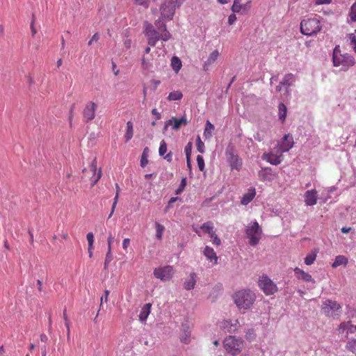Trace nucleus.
I'll list each match as a JSON object with an SVG mask.
<instances>
[{"mask_svg":"<svg viewBox=\"0 0 356 356\" xmlns=\"http://www.w3.org/2000/svg\"><path fill=\"white\" fill-rule=\"evenodd\" d=\"M155 25L159 31L154 29L152 31L146 35L147 37L148 44L154 47L156 43L159 40L167 41L171 38V34L167 31L166 25L161 21V19L156 20Z\"/></svg>","mask_w":356,"mask_h":356,"instance_id":"f257e3e1","label":"nucleus"},{"mask_svg":"<svg viewBox=\"0 0 356 356\" xmlns=\"http://www.w3.org/2000/svg\"><path fill=\"white\" fill-rule=\"evenodd\" d=\"M234 299L235 304L240 309L247 310L254 304L256 296L249 289H243L235 293Z\"/></svg>","mask_w":356,"mask_h":356,"instance_id":"f03ea898","label":"nucleus"},{"mask_svg":"<svg viewBox=\"0 0 356 356\" xmlns=\"http://www.w3.org/2000/svg\"><path fill=\"white\" fill-rule=\"evenodd\" d=\"M332 60L334 66L339 67L343 71L355 65V58L348 54H342L338 47L334 49Z\"/></svg>","mask_w":356,"mask_h":356,"instance_id":"7ed1b4c3","label":"nucleus"},{"mask_svg":"<svg viewBox=\"0 0 356 356\" xmlns=\"http://www.w3.org/2000/svg\"><path fill=\"white\" fill-rule=\"evenodd\" d=\"M223 346L229 354L236 356L241 353L244 348V341L235 336H228L223 341Z\"/></svg>","mask_w":356,"mask_h":356,"instance_id":"20e7f679","label":"nucleus"},{"mask_svg":"<svg viewBox=\"0 0 356 356\" xmlns=\"http://www.w3.org/2000/svg\"><path fill=\"white\" fill-rule=\"evenodd\" d=\"M321 21L317 18H308L300 22V32L305 35H316L321 30Z\"/></svg>","mask_w":356,"mask_h":356,"instance_id":"39448f33","label":"nucleus"},{"mask_svg":"<svg viewBox=\"0 0 356 356\" xmlns=\"http://www.w3.org/2000/svg\"><path fill=\"white\" fill-rule=\"evenodd\" d=\"M245 234L250 239L249 243L252 246L257 245L262 235V229L257 221L250 223L245 229Z\"/></svg>","mask_w":356,"mask_h":356,"instance_id":"423d86ee","label":"nucleus"},{"mask_svg":"<svg viewBox=\"0 0 356 356\" xmlns=\"http://www.w3.org/2000/svg\"><path fill=\"white\" fill-rule=\"evenodd\" d=\"M323 313L330 317L339 316L341 314V306L334 300H326L321 306Z\"/></svg>","mask_w":356,"mask_h":356,"instance_id":"0eeeda50","label":"nucleus"},{"mask_svg":"<svg viewBox=\"0 0 356 356\" xmlns=\"http://www.w3.org/2000/svg\"><path fill=\"white\" fill-rule=\"evenodd\" d=\"M258 286L266 296L273 295L277 291V285L266 275L259 277Z\"/></svg>","mask_w":356,"mask_h":356,"instance_id":"6e6552de","label":"nucleus"},{"mask_svg":"<svg viewBox=\"0 0 356 356\" xmlns=\"http://www.w3.org/2000/svg\"><path fill=\"white\" fill-rule=\"evenodd\" d=\"M84 177H89L90 175L92 176L90 177V180L91 182V185L93 186L102 177V171L99 170L97 172V161L95 159L91 164L89 165L88 168L83 169V170Z\"/></svg>","mask_w":356,"mask_h":356,"instance_id":"1a4fd4ad","label":"nucleus"},{"mask_svg":"<svg viewBox=\"0 0 356 356\" xmlns=\"http://www.w3.org/2000/svg\"><path fill=\"white\" fill-rule=\"evenodd\" d=\"M174 274V269L170 266L156 268L154 270V275L161 281L170 280Z\"/></svg>","mask_w":356,"mask_h":356,"instance_id":"9d476101","label":"nucleus"},{"mask_svg":"<svg viewBox=\"0 0 356 356\" xmlns=\"http://www.w3.org/2000/svg\"><path fill=\"white\" fill-rule=\"evenodd\" d=\"M162 19L171 20L175 12V5L172 1H165L160 8Z\"/></svg>","mask_w":356,"mask_h":356,"instance_id":"9b49d317","label":"nucleus"},{"mask_svg":"<svg viewBox=\"0 0 356 356\" xmlns=\"http://www.w3.org/2000/svg\"><path fill=\"white\" fill-rule=\"evenodd\" d=\"M293 145L294 142L292 136L286 134L283 137L281 143L275 147V149H277V153L283 154L291 149L293 147Z\"/></svg>","mask_w":356,"mask_h":356,"instance_id":"f8f14e48","label":"nucleus"},{"mask_svg":"<svg viewBox=\"0 0 356 356\" xmlns=\"http://www.w3.org/2000/svg\"><path fill=\"white\" fill-rule=\"evenodd\" d=\"M97 104L94 102H88L83 110V117L86 122L92 121L95 118Z\"/></svg>","mask_w":356,"mask_h":356,"instance_id":"ddd939ff","label":"nucleus"},{"mask_svg":"<svg viewBox=\"0 0 356 356\" xmlns=\"http://www.w3.org/2000/svg\"><path fill=\"white\" fill-rule=\"evenodd\" d=\"M227 156L232 169L238 170L242 165V160L235 154L232 148L227 150Z\"/></svg>","mask_w":356,"mask_h":356,"instance_id":"4468645a","label":"nucleus"},{"mask_svg":"<svg viewBox=\"0 0 356 356\" xmlns=\"http://www.w3.org/2000/svg\"><path fill=\"white\" fill-rule=\"evenodd\" d=\"M339 334H344L345 337L348 338L349 334H353L356 332V325L351 323V321L342 322L337 328Z\"/></svg>","mask_w":356,"mask_h":356,"instance_id":"2eb2a0df","label":"nucleus"},{"mask_svg":"<svg viewBox=\"0 0 356 356\" xmlns=\"http://www.w3.org/2000/svg\"><path fill=\"white\" fill-rule=\"evenodd\" d=\"M282 154L277 153V149L267 154H264L263 159L273 165H278L282 162Z\"/></svg>","mask_w":356,"mask_h":356,"instance_id":"dca6fc26","label":"nucleus"},{"mask_svg":"<svg viewBox=\"0 0 356 356\" xmlns=\"http://www.w3.org/2000/svg\"><path fill=\"white\" fill-rule=\"evenodd\" d=\"M220 327L224 331L232 333L237 330L238 321L237 320H234V321L230 320H224L220 323Z\"/></svg>","mask_w":356,"mask_h":356,"instance_id":"f3484780","label":"nucleus"},{"mask_svg":"<svg viewBox=\"0 0 356 356\" xmlns=\"http://www.w3.org/2000/svg\"><path fill=\"white\" fill-rule=\"evenodd\" d=\"M318 193L315 189L307 191L305 193V202L307 206H314L317 203Z\"/></svg>","mask_w":356,"mask_h":356,"instance_id":"a211bd4d","label":"nucleus"},{"mask_svg":"<svg viewBox=\"0 0 356 356\" xmlns=\"http://www.w3.org/2000/svg\"><path fill=\"white\" fill-rule=\"evenodd\" d=\"M168 124H172V129L178 130L181 126L186 125L188 120L186 116H182L180 118L172 117L168 120Z\"/></svg>","mask_w":356,"mask_h":356,"instance_id":"6ab92c4d","label":"nucleus"},{"mask_svg":"<svg viewBox=\"0 0 356 356\" xmlns=\"http://www.w3.org/2000/svg\"><path fill=\"white\" fill-rule=\"evenodd\" d=\"M203 253H204V255L206 257V258L209 261H211L213 265H216L218 264V258L216 255V252L214 251V250L212 248L207 245L204 248Z\"/></svg>","mask_w":356,"mask_h":356,"instance_id":"aec40b11","label":"nucleus"},{"mask_svg":"<svg viewBox=\"0 0 356 356\" xmlns=\"http://www.w3.org/2000/svg\"><path fill=\"white\" fill-rule=\"evenodd\" d=\"M220 54L218 50L213 51L209 56L207 60L203 64V69L205 71L209 70V67L216 61Z\"/></svg>","mask_w":356,"mask_h":356,"instance_id":"412c9836","label":"nucleus"},{"mask_svg":"<svg viewBox=\"0 0 356 356\" xmlns=\"http://www.w3.org/2000/svg\"><path fill=\"white\" fill-rule=\"evenodd\" d=\"M295 81H296L295 76L293 74L289 73V74H286L284 76V78L282 79V80L280 81V85H282L283 86L286 87V92L288 95H289V88L293 85Z\"/></svg>","mask_w":356,"mask_h":356,"instance_id":"4be33fe9","label":"nucleus"},{"mask_svg":"<svg viewBox=\"0 0 356 356\" xmlns=\"http://www.w3.org/2000/svg\"><path fill=\"white\" fill-rule=\"evenodd\" d=\"M256 192L254 188H250L248 189V192L243 195L241 200V203L243 205L248 204L255 197Z\"/></svg>","mask_w":356,"mask_h":356,"instance_id":"5701e85b","label":"nucleus"},{"mask_svg":"<svg viewBox=\"0 0 356 356\" xmlns=\"http://www.w3.org/2000/svg\"><path fill=\"white\" fill-rule=\"evenodd\" d=\"M294 273L298 280H302L305 282L314 281L311 275L305 272L303 270H302L298 267L295 268Z\"/></svg>","mask_w":356,"mask_h":356,"instance_id":"b1692460","label":"nucleus"},{"mask_svg":"<svg viewBox=\"0 0 356 356\" xmlns=\"http://www.w3.org/2000/svg\"><path fill=\"white\" fill-rule=\"evenodd\" d=\"M348 259L344 255H338L335 257L334 261L332 264L333 268H337L339 266H346Z\"/></svg>","mask_w":356,"mask_h":356,"instance_id":"393cba45","label":"nucleus"},{"mask_svg":"<svg viewBox=\"0 0 356 356\" xmlns=\"http://www.w3.org/2000/svg\"><path fill=\"white\" fill-rule=\"evenodd\" d=\"M151 307H152L151 303H147L142 307V309L139 314V319L141 321H145L147 318V317L151 312Z\"/></svg>","mask_w":356,"mask_h":356,"instance_id":"a878e982","label":"nucleus"},{"mask_svg":"<svg viewBox=\"0 0 356 356\" xmlns=\"http://www.w3.org/2000/svg\"><path fill=\"white\" fill-rule=\"evenodd\" d=\"M195 273H192L190 274V277L188 280L184 282V286L186 290L193 289L195 285Z\"/></svg>","mask_w":356,"mask_h":356,"instance_id":"bb28decb","label":"nucleus"},{"mask_svg":"<svg viewBox=\"0 0 356 356\" xmlns=\"http://www.w3.org/2000/svg\"><path fill=\"white\" fill-rule=\"evenodd\" d=\"M214 126L209 120L207 121L204 131V136L206 139H209L212 136L214 131Z\"/></svg>","mask_w":356,"mask_h":356,"instance_id":"cd10ccee","label":"nucleus"},{"mask_svg":"<svg viewBox=\"0 0 356 356\" xmlns=\"http://www.w3.org/2000/svg\"><path fill=\"white\" fill-rule=\"evenodd\" d=\"M213 228V223L211 221H208L200 226V229L203 232L209 234V236L211 235V233L214 232Z\"/></svg>","mask_w":356,"mask_h":356,"instance_id":"c85d7f7f","label":"nucleus"},{"mask_svg":"<svg viewBox=\"0 0 356 356\" xmlns=\"http://www.w3.org/2000/svg\"><path fill=\"white\" fill-rule=\"evenodd\" d=\"M134 135V129H133V124L131 122L129 121L127 123V131L124 135V138L126 139V142H128L130 139L132 138Z\"/></svg>","mask_w":356,"mask_h":356,"instance_id":"c756f323","label":"nucleus"},{"mask_svg":"<svg viewBox=\"0 0 356 356\" xmlns=\"http://www.w3.org/2000/svg\"><path fill=\"white\" fill-rule=\"evenodd\" d=\"M171 66L172 69L177 73L181 67V62L178 57L174 56L171 60Z\"/></svg>","mask_w":356,"mask_h":356,"instance_id":"7c9ffc66","label":"nucleus"},{"mask_svg":"<svg viewBox=\"0 0 356 356\" xmlns=\"http://www.w3.org/2000/svg\"><path fill=\"white\" fill-rule=\"evenodd\" d=\"M279 109V118L284 122L286 117L287 108L283 103H280L278 106Z\"/></svg>","mask_w":356,"mask_h":356,"instance_id":"2f4dec72","label":"nucleus"},{"mask_svg":"<svg viewBox=\"0 0 356 356\" xmlns=\"http://www.w3.org/2000/svg\"><path fill=\"white\" fill-rule=\"evenodd\" d=\"M316 257H317V254H316V252H314V251L311 252L305 258V264H307L308 266L313 264L316 259Z\"/></svg>","mask_w":356,"mask_h":356,"instance_id":"473e14b6","label":"nucleus"},{"mask_svg":"<svg viewBox=\"0 0 356 356\" xmlns=\"http://www.w3.org/2000/svg\"><path fill=\"white\" fill-rule=\"evenodd\" d=\"M183 94L181 91L177 90L169 93L168 99L170 101L179 100L182 98Z\"/></svg>","mask_w":356,"mask_h":356,"instance_id":"72a5a7b5","label":"nucleus"},{"mask_svg":"<svg viewBox=\"0 0 356 356\" xmlns=\"http://www.w3.org/2000/svg\"><path fill=\"white\" fill-rule=\"evenodd\" d=\"M156 227V237L159 240H161L163 232L165 230V227L163 225L159 222L155 223Z\"/></svg>","mask_w":356,"mask_h":356,"instance_id":"f704fd0d","label":"nucleus"},{"mask_svg":"<svg viewBox=\"0 0 356 356\" xmlns=\"http://www.w3.org/2000/svg\"><path fill=\"white\" fill-rule=\"evenodd\" d=\"M148 148L145 147L143 152L141 158H140V165L142 167H145L148 163Z\"/></svg>","mask_w":356,"mask_h":356,"instance_id":"c9c22d12","label":"nucleus"},{"mask_svg":"<svg viewBox=\"0 0 356 356\" xmlns=\"http://www.w3.org/2000/svg\"><path fill=\"white\" fill-rule=\"evenodd\" d=\"M346 347L349 351L356 355V339L349 341Z\"/></svg>","mask_w":356,"mask_h":356,"instance_id":"e433bc0d","label":"nucleus"},{"mask_svg":"<svg viewBox=\"0 0 356 356\" xmlns=\"http://www.w3.org/2000/svg\"><path fill=\"white\" fill-rule=\"evenodd\" d=\"M242 0H234V3L232 6V10L233 13H239L242 9Z\"/></svg>","mask_w":356,"mask_h":356,"instance_id":"4c0bfd02","label":"nucleus"},{"mask_svg":"<svg viewBox=\"0 0 356 356\" xmlns=\"http://www.w3.org/2000/svg\"><path fill=\"white\" fill-rule=\"evenodd\" d=\"M116 188H117L116 194H115V196L114 197V200H113V205H112L111 211V213H110V214L108 216V218H111L112 216L113 213H114L115 207H116L118 201V197H119V186H118V184H116Z\"/></svg>","mask_w":356,"mask_h":356,"instance_id":"58836bf2","label":"nucleus"},{"mask_svg":"<svg viewBox=\"0 0 356 356\" xmlns=\"http://www.w3.org/2000/svg\"><path fill=\"white\" fill-rule=\"evenodd\" d=\"M196 147H197V149L199 152H200V153L204 152V149H205L204 144L201 140V138L199 136L197 137Z\"/></svg>","mask_w":356,"mask_h":356,"instance_id":"ea45409f","label":"nucleus"},{"mask_svg":"<svg viewBox=\"0 0 356 356\" xmlns=\"http://www.w3.org/2000/svg\"><path fill=\"white\" fill-rule=\"evenodd\" d=\"M168 149L167 144L164 140H162L160 144L159 154L160 156H163L165 155Z\"/></svg>","mask_w":356,"mask_h":356,"instance_id":"a19ab883","label":"nucleus"},{"mask_svg":"<svg viewBox=\"0 0 356 356\" xmlns=\"http://www.w3.org/2000/svg\"><path fill=\"white\" fill-rule=\"evenodd\" d=\"M112 260H113V255L111 253V250H108L106 254L105 261H104V269H106L108 268V264L111 262Z\"/></svg>","mask_w":356,"mask_h":356,"instance_id":"79ce46f5","label":"nucleus"},{"mask_svg":"<svg viewBox=\"0 0 356 356\" xmlns=\"http://www.w3.org/2000/svg\"><path fill=\"white\" fill-rule=\"evenodd\" d=\"M348 38L350 40L349 45L356 53V37L353 33H350L348 35Z\"/></svg>","mask_w":356,"mask_h":356,"instance_id":"37998d69","label":"nucleus"},{"mask_svg":"<svg viewBox=\"0 0 356 356\" xmlns=\"http://www.w3.org/2000/svg\"><path fill=\"white\" fill-rule=\"evenodd\" d=\"M349 15L353 22H356V2L351 6Z\"/></svg>","mask_w":356,"mask_h":356,"instance_id":"c03bdc74","label":"nucleus"},{"mask_svg":"<svg viewBox=\"0 0 356 356\" xmlns=\"http://www.w3.org/2000/svg\"><path fill=\"white\" fill-rule=\"evenodd\" d=\"M197 163L199 170L200 171H203L204 169V161L202 156H200V155L197 156Z\"/></svg>","mask_w":356,"mask_h":356,"instance_id":"a18cd8bd","label":"nucleus"},{"mask_svg":"<svg viewBox=\"0 0 356 356\" xmlns=\"http://www.w3.org/2000/svg\"><path fill=\"white\" fill-rule=\"evenodd\" d=\"M192 147H193V143L191 142H188L184 149L186 159L191 158Z\"/></svg>","mask_w":356,"mask_h":356,"instance_id":"49530a36","label":"nucleus"},{"mask_svg":"<svg viewBox=\"0 0 356 356\" xmlns=\"http://www.w3.org/2000/svg\"><path fill=\"white\" fill-rule=\"evenodd\" d=\"M134 4L137 6H143L145 8L149 7V0H134Z\"/></svg>","mask_w":356,"mask_h":356,"instance_id":"de8ad7c7","label":"nucleus"},{"mask_svg":"<svg viewBox=\"0 0 356 356\" xmlns=\"http://www.w3.org/2000/svg\"><path fill=\"white\" fill-rule=\"evenodd\" d=\"M210 237L213 239L212 242H213V245H220L221 244V241L218 237V236L216 234L215 232H213V233H211Z\"/></svg>","mask_w":356,"mask_h":356,"instance_id":"09e8293b","label":"nucleus"},{"mask_svg":"<svg viewBox=\"0 0 356 356\" xmlns=\"http://www.w3.org/2000/svg\"><path fill=\"white\" fill-rule=\"evenodd\" d=\"M99 40V35L98 33H95L91 39L88 41V45L91 46L93 42H97Z\"/></svg>","mask_w":356,"mask_h":356,"instance_id":"8fccbe9b","label":"nucleus"},{"mask_svg":"<svg viewBox=\"0 0 356 356\" xmlns=\"http://www.w3.org/2000/svg\"><path fill=\"white\" fill-rule=\"evenodd\" d=\"M88 243L91 245L94 243V235L92 232H89L86 235Z\"/></svg>","mask_w":356,"mask_h":356,"instance_id":"3c124183","label":"nucleus"},{"mask_svg":"<svg viewBox=\"0 0 356 356\" xmlns=\"http://www.w3.org/2000/svg\"><path fill=\"white\" fill-rule=\"evenodd\" d=\"M154 29L151 24H147L144 31L145 35H147L149 33V31H152Z\"/></svg>","mask_w":356,"mask_h":356,"instance_id":"603ef678","label":"nucleus"},{"mask_svg":"<svg viewBox=\"0 0 356 356\" xmlns=\"http://www.w3.org/2000/svg\"><path fill=\"white\" fill-rule=\"evenodd\" d=\"M109 291L108 290H105L104 291V295L103 296H102L101 298V304H100V306L102 305V302H103V300H104L105 302H107L108 300V296H109Z\"/></svg>","mask_w":356,"mask_h":356,"instance_id":"864d4df0","label":"nucleus"},{"mask_svg":"<svg viewBox=\"0 0 356 356\" xmlns=\"http://www.w3.org/2000/svg\"><path fill=\"white\" fill-rule=\"evenodd\" d=\"M130 245V239L127 238L122 241V248L126 250Z\"/></svg>","mask_w":356,"mask_h":356,"instance_id":"5fc2aeb1","label":"nucleus"},{"mask_svg":"<svg viewBox=\"0 0 356 356\" xmlns=\"http://www.w3.org/2000/svg\"><path fill=\"white\" fill-rule=\"evenodd\" d=\"M236 20V17L235 14H231L228 17V23L229 25L233 24Z\"/></svg>","mask_w":356,"mask_h":356,"instance_id":"6e6d98bb","label":"nucleus"},{"mask_svg":"<svg viewBox=\"0 0 356 356\" xmlns=\"http://www.w3.org/2000/svg\"><path fill=\"white\" fill-rule=\"evenodd\" d=\"M152 114L155 115L156 120H160L161 118V113L157 111L156 108H153L152 110Z\"/></svg>","mask_w":356,"mask_h":356,"instance_id":"4d7b16f0","label":"nucleus"},{"mask_svg":"<svg viewBox=\"0 0 356 356\" xmlns=\"http://www.w3.org/2000/svg\"><path fill=\"white\" fill-rule=\"evenodd\" d=\"M332 0H316V5L330 4Z\"/></svg>","mask_w":356,"mask_h":356,"instance_id":"13d9d810","label":"nucleus"},{"mask_svg":"<svg viewBox=\"0 0 356 356\" xmlns=\"http://www.w3.org/2000/svg\"><path fill=\"white\" fill-rule=\"evenodd\" d=\"M163 159L166 160L168 162L170 163L172 161V153L170 152L168 154L163 156Z\"/></svg>","mask_w":356,"mask_h":356,"instance_id":"bf43d9fd","label":"nucleus"},{"mask_svg":"<svg viewBox=\"0 0 356 356\" xmlns=\"http://www.w3.org/2000/svg\"><path fill=\"white\" fill-rule=\"evenodd\" d=\"M113 237L110 234L108 237V238H107L108 250H111V243H113Z\"/></svg>","mask_w":356,"mask_h":356,"instance_id":"052dcab7","label":"nucleus"},{"mask_svg":"<svg viewBox=\"0 0 356 356\" xmlns=\"http://www.w3.org/2000/svg\"><path fill=\"white\" fill-rule=\"evenodd\" d=\"M63 318L65 320V325L66 327H68V324H70V321L67 318V312H66V309H65L63 311Z\"/></svg>","mask_w":356,"mask_h":356,"instance_id":"680f3d73","label":"nucleus"},{"mask_svg":"<svg viewBox=\"0 0 356 356\" xmlns=\"http://www.w3.org/2000/svg\"><path fill=\"white\" fill-rule=\"evenodd\" d=\"M31 29L32 35L34 36L35 35V33H36V29L34 27V22H32V23L31 24Z\"/></svg>","mask_w":356,"mask_h":356,"instance_id":"e2e57ef3","label":"nucleus"},{"mask_svg":"<svg viewBox=\"0 0 356 356\" xmlns=\"http://www.w3.org/2000/svg\"><path fill=\"white\" fill-rule=\"evenodd\" d=\"M177 197H172L168 202V208L171 206V204L174 202H175L177 200Z\"/></svg>","mask_w":356,"mask_h":356,"instance_id":"0e129e2a","label":"nucleus"},{"mask_svg":"<svg viewBox=\"0 0 356 356\" xmlns=\"http://www.w3.org/2000/svg\"><path fill=\"white\" fill-rule=\"evenodd\" d=\"M40 340L42 342H46L48 340L47 336L45 334H42L40 335Z\"/></svg>","mask_w":356,"mask_h":356,"instance_id":"69168bd1","label":"nucleus"},{"mask_svg":"<svg viewBox=\"0 0 356 356\" xmlns=\"http://www.w3.org/2000/svg\"><path fill=\"white\" fill-rule=\"evenodd\" d=\"M351 229H352L351 227H343L341 228V232L344 234H347L351 230Z\"/></svg>","mask_w":356,"mask_h":356,"instance_id":"338daca9","label":"nucleus"},{"mask_svg":"<svg viewBox=\"0 0 356 356\" xmlns=\"http://www.w3.org/2000/svg\"><path fill=\"white\" fill-rule=\"evenodd\" d=\"M187 167L189 170L191 169V158L186 159Z\"/></svg>","mask_w":356,"mask_h":356,"instance_id":"774afa93","label":"nucleus"}]
</instances>
